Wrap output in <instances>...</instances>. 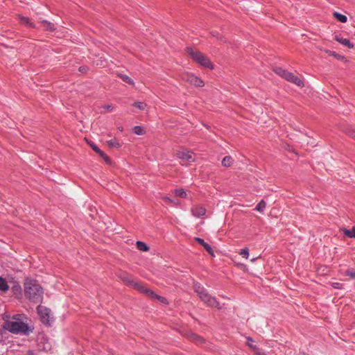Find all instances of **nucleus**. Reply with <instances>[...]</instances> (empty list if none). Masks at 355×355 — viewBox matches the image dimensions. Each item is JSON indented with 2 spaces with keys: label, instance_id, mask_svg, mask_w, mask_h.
I'll list each match as a JSON object with an SVG mask.
<instances>
[{
  "label": "nucleus",
  "instance_id": "23",
  "mask_svg": "<svg viewBox=\"0 0 355 355\" xmlns=\"http://www.w3.org/2000/svg\"><path fill=\"white\" fill-rule=\"evenodd\" d=\"M118 76H119L123 82H125L128 84L134 85L135 83H134L133 80L132 78H130L128 76L119 73V74H118Z\"/></svg>",
  "mask_w": 355,
  "mask_h": 355
},
{
  "label": "nucleus",
  "instance_id": "11",
  "mask_svg": "<svg viewBox=\"0 0 355 355\" xmlns=\"http://www.w3.org/2000/svg\"><path fill=\"white\" fill-rule=\"evenodd\" d=\"M194 239L201 245H202L205 249L207 250V252L211 254V256H214V250L211 245H209L207 243L205 242V241L200 238L195 237Z\"/></svg>",
  "mask_w": 355,
  "mask_h": 355
},
{
  "label": "nucleus",
  "instance_id": "14",
  "mask_svg": "<svg viewBox=\"0 0 355 355\" xmlns=\"http://www.w3.org/2000/svg\"><path fill=\"white\" fill-rule=\"evenodd\" d=\"M326 53L329 55L334 56L335 58H336L338 60H342V61H345V62L347 61L346 60V58L343 55H341L336 53L335 51H330V50H327Z\"/></svg>",
  "mask_w": 355,
  "mask_h": 355
},
{
  "label": "nucleus",
  "instance_id": "41",
  "mask_svg": "<svg viewBox=\"0 0 355 355\" xmlns=\"http://www.w3.org/2000/svg\"><path fill=\"white\" fill-rule=\"evenodd\" d=\"M17 290H19V291H20V290H21V287H20V286H18V287H17Z\"/></svg>",
  "mask_w": 355,
  "mask_h": 355
},
{
  "label": "nucleus",
  "instance_id": "24",
  "mask_svg": "<svg viewBox=\"0 0 355 355\" xmlns=\"http://www.w3.org/2000/svg\"><path fill=\"white\" fill-rule=\"evenodd\" d=\"M334 17L340 22L345 23L347 20V18L345 15L338 13L337 12H334L333 13Z\"/></svg>",
  "mask_w": 355,
  "mask_h": 355
},
{
  "label": "nucleus",
  "instance_id": "39",
  "mask_svg": "<svg viewBox=\"0 0 355 355\" xmlns=\"http://www.w3.org/2000/svg\"><path fill=\"white\" fill-rule=\"evenodd\" d=\"M347 275L351 276L352 278H355V272H347Z\"/></svg>",
  "mask_w": 355,
  "mask_h": 355
},
{
  "label": "nucleus",
  "instance_id": "21",
  "mask_svg": "<svg viewBox=\"0 0 355 355\" xmlns=\"http://www.w3.org/2000/svg\"><path fill=\"white\" fill-rule=\"evenodd\" d=\"M343 232L345 236H347L349 238H355V226L352 227V230H347L346 228H344L343 230Z\"/></svg>",
  "mask_w": 355,
  "mask_h": 355
},
{
  "label": "nucleus",
  "instance_id": "29",
  "mask_svg": "<svg viewBox=\"0 0 355 355\" xmlns=\"http://www.w3.org/2000/svg\"><path fill=\"white\" fill-rule=\"evenodd\" d=\"M239 254L241 255L243 257L248 259L249 257V250L248 248H245L243 249H241Z\"/></svg>",
  "mask_w": 355,
  "mask_h": 355
},
{
  "label": "nucleus",
  "instance_id": "2",
  "mask_svg": "<svg viewBox=\"0 0 355 355\" xmlns=\"http://www.w3.org/2000/svg\"><path fill=\"white\" fill-rule=\"evenodd\" d=\"M119 277L128 286L134 288L150 298L157 299L162 303H165L166 302V299L165 297L157 295L154 291L146 288L144 284L134 280L128 274L123 272L119 275Z\"/></svg>",
  "mask_w": 355,
  "mask_h": 355
},
{
  "label": "nucleus",
  "instance_id": "30",
  "mask_svg": "<svg viewBox=\"0 0 355 355\" xmlns=\"http://www.w3.org/2000/svg\"><path fill=\"white\" fill-rule=\"evenodd\" d=\"M133 131L137 135H141L144 132V129L141 126H135Z\"/></svg>",
  "mask_w": 355,
  "mask_h": 355
},
{
  "label": "nucleus",
  "instance_id": "20",
  "mask_svg": "<svg viewBox=\"0 0 355 355\" xmlns=\"http://www.w3.org/2000/svg\"><path fill=\"white\" fill-rule=\"evenodd\" d=\"M342 131L349 135L352 139H355V130L352 129L349 127H345L342 128Z\"/></svg>",
  "mask_w": 355,
  "mask_h": 355
},
{
  "label": "nucleus",
  "instance_id": "15",
  "mask_svg": "<svg viewBox=\"0 0 355 355\" xmlns=\"http://www.w3.org/2000/svg\"><path fill=\"white\" fill-rule=\"evenodd\" d=\"M254 342L253 339L250 337H247V345L257 354V351H260L259 349L254 345L252 344Z\"/></svg>",
  "mask_w": 355,
  "mask_h": 355
},
{
  "label": "nucleus",
  "instance_id": "38",
  "mask_svg": "<svg viewBox=\"0 0 355 355\" xmlns=\"http://www.w3.org/2000/svg\"><path fill=\"white\" fill-rule=\"evenodd\" d=\"M333 287L335 288H341V284L340 283H338V282H335L332 284Z\"/></svg>",
  "mask_w": 355,
  "mask_h": 355
},
{
  "label": "nucleus",
  "instance_id": "9",
  "mask_svg": "<svg viewBox=\"0 0 355 355\" xmlns=\"http://www.w3.org/2000/svg\"><path fill=\"white\" fill-rule=\"evenodd\" d=\"M191 213L193 216L200 218L205 214L206 209L202 206L196 205L191 208Z\"/></svg>",
  "mask_w": 355,
  "mask_h": 355
},
{
  "label": "nucleus",
  "instance_id": "31",
  "mask_svg": "<svg viewBox=\"0 0 355 355\" xmlns=\"http://www.w3.org/2000/svg\"><path fill=\"white\" fill-rule=\"evenodd\" d=\"M212 35L215 37H216L218 40L221 42H226V40L224 38L223 35H221L217 31H214L211 33Z\"/></svg>",
  "mask_w": 355,
  "mask_h": 355
},
{
  "label": "nucleus",
  "instance_id": "19",
  "mask_svg": "<svg viewBox=\"0 0 355 355\" xmlns=\"http://www.w3.org/2000/svg\"><path fill=\"white\" fill-rule=\"evenodd\" d=\"M136 245L137 249L140 251L147 252L149 250V247L142 241H137Z\"/></svg>",
  "mask_w": 355,
  "mask_h": 355
},
{
  "label": "nucleus",
  "instance_id": "16",
  "mask_svg": "<svg viewBox=\"0 0 355 355\" xmlns=\"http://www.w3.org/2000/svg\"><path fill=\"white\" fill-rule=\"evenodd\" d=\"M18 19L21 24H26L32 28H35L34 24L30 21L29 18L21 15H18Z\"/></svg>",
  "mask_w": 355,
  "mask_h": 355
},
{
  "label": "nucleus",
  "instance_id": "33",
  "mask_svg": "<svg viewBox=\"0 0 355 355\" xmlns=\"http://www.w3.org/2000/svg\"><path fill=\"white\" fill-rule=\"evenodd\" d=\"M329 271L328 268H326V267H324L322 269V268H318L317 269V272L319 274V275H326L327 273V272Z\"/></svg>",
  "mask_w": 355,
  "mask_h": 355
},
{
  "label": "nucleus",
  "instance_id": "6",
  "mask_svg": "<svg viewBox=\"0 0 355 355\" xmlns=\"http://www.w3.org/2000/svg\"><path fill=\"white\" fill-rule=\"evenodd\" d=\"M273 71L277 75L279 76L286 80L291 82L299 87H302L304 85L303 82L300 80V78L280 67H273Z\"/></svg>",
  "mask_w": 355,
  "mask_h": 355
},
{
  "label": "nucleus",
  "instance_id": "28",
  "mask_svg": "<svg viewBox=\"0 0 355 355\" xmlns=\"http://www.w3.org/2000/svg\"><path fill=\"white\" fill-rule=\"evenodd\" d=\"M133 106L141 110H144L147 107V105L144 102L136 101L133 103Z\"/></svg>",
  "mask_w": 355,
  "mask_h": 355
},
{
  "label": "nucleus",
  "instance_id": "37",
  "mask_svg": "<svg viewBox=\"0 0 355 355\" xmlns=\"http://www.w3.org/2000/svg\"><path fill=\"white\" fill-rule=\"evenodd\" d=\"M91 147L96 153H98L101 151V149L94 144H91Z\"/></svg>",
  "mask_w": 355,
  "mask_h": 355
},
{
  "label": "nucleus",
  "instance_id": "36",
  "mask_svg": "<svg viewBox=\"0 0 355 355\" xmlns=\"http://www.w3.org/2000/svg\"><path fill=\"white\" fill-rule=\"evenodd\" d=\"M103 108L108 112H112L114 110V107L112 105H105L103 107Z\"/></svg>",
  "mask_w": 355,
  "mask_h": 355
},
{
  "label": "nucleus",
  "instance_id": "32",
  "mask_svg": "<svg viewBox=\"0 0 355 355\" xmlns=\"http://www.w3.org/2000/svg\"><path fill=\"white\" fill-rule=\"evenodd\" d=\"M106 162L110 163V158L101 150L98 153Z\"/></svg>",
  "mask_w": 355,
  "mask_h": 355
},
{
  "label": "nucleus",
  "instance_id": "12",
  "mask_svg": "<svg viewBox=\"0 0 355 355\" xmlns=\"http://www.w3.org/2000/svg\"><path fill=\"white\" fill-rule=\"evenodd\" d=\"M41 24L46 31L52 32L56 29V26L54 24L46 20L42 21Z\"/></svg>",
  "mask_w": 355,
  "mask_h": 355
},
{
  "label": "nucleus",
  "instance_id": "13",
  "mask_svg": "<svg viewBox=\"0 0 355 355\" xmlns=\"http://www.w3.org/2000/svg\"><path fill=\"white\" fill-rule=\"evenodd\" d=\"M233 162L234 159L231 156H225L222 160V165L225 167H230Z\"/></svg>",
  "mask_w": 355,
  "mask_h": 355
},
{
  "label": "nucleus",
  "instance_id": "22",
  "mask_svg": "<svg viewBox=\"0 0 355 355\" xmlns=\"http://www.w3.org/2000/svg\"><path fill=\"white\" fill-rule=\"evenodd\" d=\"M266 207V202L263 200H261L256 206L255 210L260 213H263Z\"/></svg>",
  "mask_w": 355,
  "mask_h": 355
},
{
  "label": "nucleus",
  "instance_id": "4",
  "mask_svg": "<svg viewBox=\"0 0 355 355\" xmlns=\"http://www.w3.org/2000/svg\"><path fill=\"white\" fill-rule=\"evenodd\" d=\"M194 291L197 293L199 298L208 306L215 307L218 309H221L219 302L216 298L211 295L206 288L202 286L199 282L193 283Z\"/></svg>",
  "mask_w": 355,
  "mask_h": 355
},
{
  "label": "nucleus",
  "instance_id": "5",
  "mask_svg": "<svg viewBox=\"0 0 355 355\" xmlns=\"http://www.w3.org/2000/svg\"><path fill=\"white\" fill-rule=\"evenodd\" d=\"M186 51L196 62L204 67L209 68L210 69H213V65L211 61L202 53L191 47H187Z\"/></svg>",
  "mask_w": 355,
  "mask_h": 355
},
{
  "label": "nucleus",
  "instance_id": "40",
  "mask_svg": "<svg viewBox=\"0 0 355 355\" xmlns=\"http://www.w3.org/2000/svg\"><path fill=\"white\" fill-rule=\"evenodd\" d=\"M118 129L120 130V131H123V127H119Z\"/></svg>",
  "mask_w": 355,
  "mask_h": 355
},
{
  "label": "nucleus",
  "instance_id": "35",
  "mask_svg": "<svg viewBox=\"0 0 355 355\" xmlns=\"http://www.w3.org/2000/svg\"><path fill=\"white\" fill-rule=\"evenodd\" d=\"M162 199H163L164 201L168 202H169V203H172V204H174V205H175V204H176V202H175L173 200L171 199V198H170L169 197H168V196H164V197L162 198Z\"/></svg>",
  "mask_w": 355,
  "mask_h": 355
},
{
  "label": "nucleus",
  "instance_id": "27",
  "mask_svg": "<svg viewBox=\"0 0 355 355\" xmlns=\"http://www.w3.org/2000/svg\"><path fill=\"white\" fill-rule=\"evenodd\" d=\"M107 144L114 148H120L121 144L116 139H112L107 141Z\"/></svg>",
  "mask_w": 355,
  "mask_h": 355
},
{
  "label": "nucleus",
  "instance_id": "34",
  "mask_svg": "<svg viewBox=\"0 0 355 355\" xmlns=\"http://www.w3.org/2000/svg\"><path fill=\"white\" fill-rule=\"evenodd\" d=\"M89 70L87 66H81L79 67L78 71L82 73H86Z\"/></svg>",
  "mask_w": 355,
  "mask_h": 355
},
{
  "label": "nucleus",
  "instance_id": "43",
  "mask_svg": "<svg viewBox=\"0 0 355 355\" xmlns=\"http://www.w3.org/2000/svg\"><path fill=\"white\" fill-rule=\"evenodd\" d=\"M256 259V258H254L251 260V261H254Z\"/></svg>",
  "mask_w": 355,
  "mask_h": 355
},
{
  "label": "nucleus",
  "instance_id": "3",
  "mask_svg": "<svg viewBox=\"0 0 355 355\" xmlns=\"http://www.w3.org/2000/svg\"><path fill=\"white\" fill-rule=\"evenodd\" d=\"M43 288L35 279H26L24 282L25 297L31 302H41L43 299Z\"/></svg>",
  "mask_w": 355,
  "mask_h": 355
},
{
  "label": "nucleus",
  "instance_id": "7",
  "mask_svg": "<svg viewBox=\"0 0 355 355\" xmlns=\"http://www.w3.org/2000/svg\"><path fill=\"white\" fill-rule=\"evenodd\" d=\"M181 77L182 80L189 83L195 87H202L205 85V83L201 78L191 73L185 72L182 74Z\"/></svg>",
  "mask_w": 355,
  "mask_h": 355
},
{
  "label": "nucleus",
  "instance_id": "17",
  "mask_svg": "<svg viewBox=\"0 0 355 355\" xmlns=\"http://www.w3.org/2000/svg\"><path fill=\"white\" fill-rule=\"evenodd\" d=\"M37 312L43 319H44L46 316L49 315V310L40 305L37 306Z\"/></svg>",
  "mask_w": 355,
  "mask_h": 355
},
{
  "label": "nucleus",
  "instance_id": "10",
  "mask_svg": "<svg viewBox=\"0 0 355 355\" xmlns=\"http://www.w3.org/2000/svg\"><path fill=\"white\" fill-rule=\"evenodd\" d=\"M334 40L336 41H337L338 42H339L340 44L348 47L349 49L354 48V44L352 43H351L349 40L343 38V37H340V35H336L334 36Z\"/></svg>",
  "mask_w": 355,
  "mask_h": 355
},
{
  "label": "nucleus",
  "instance_id": "18",
  "mask_svg": "<svg viewBox=\"0 0 355 355\" xmlns=\"http://www.w3.org/2000/svg\"><path fill=\"white\" fill-rule=\"evenodd\" d=\"M9 289V286L5 279L0 277V291L6 292Z\"/></svg>",
  "mask_w": 355,
  "mask_h": 355
},
{
  "label": "nucleus",
  "instance_id": "1",
  "mask_svg": "<svg viewBox=\"0 0 355 355\" xmlns=\"http://www.w3.org/2000/svg\"><path fill=\"white\" fill-rule=\"evenodd\" d=\"M3 320V328L12 334L29 335L33 331V328L28 325V318L25 314H15L11 318L6 316Z\"/></svg>",
  "mask_w": 355,
  "mask_h": 355
},
{
  "label": "nucleus",
  "instance_id": "8",
  "mask_svg": "<svg viewBox=\"0 0 355 355\" xmlns=\"http://www.w3.org/2000/svg\"><path fill=\"white\" fill-rule=\"evenodd\" d=\"M176 155L183 162H193L196 159L195 154L190 150H180Z\"/></svg>",
  "mask_w": 355,
  "mask_h": 355
},
{
  "label": "nucleus",
  "instance_id": "26",
  "mask_svg": "<svg viewBox=\"0 0 355 355\" xmlns=\"http://www.w3.org/2000/svg\"><path fill=\"white\" fill-rule=\"evenodd\" d=\"M174 193L176 196H178L182 198H186L187 197V194L183 189H175Z\"/></svg>",
  "mask_w": 355,
  "mask_h": 355
},
{
  "label": "nucleus",
  "instance_id": "42",
  "mask_svg": "<svg viewBox=\"0 0 355 355\" xmlns=\"http://www.w3.org/2000/svg\"><path fill=\"white\" fill-rule=\"evenodd\" d=\"M108 355H115V354L113 353H110Z\"/></svg>",
  "mask_w": 355,
  "mask_h": 355
},
{
  "label": "nucleus",
  "instance_id": "25",
  "mask_svg": "<svg viewBox=\"0 0 355 355\" xmlns=\"http://www.w3.org/2000/svg\"><path fill=\"white\" fill-rule=\"evenodd\" d=\"M189 337L191 340H193L197 343H201L203 341V339L202 337H200V336H198L196 334H193V333L190 334L189 335Z\"/></svg>",
  "mask_w": 355,
  "mask_h": 355
}]
</instances>
